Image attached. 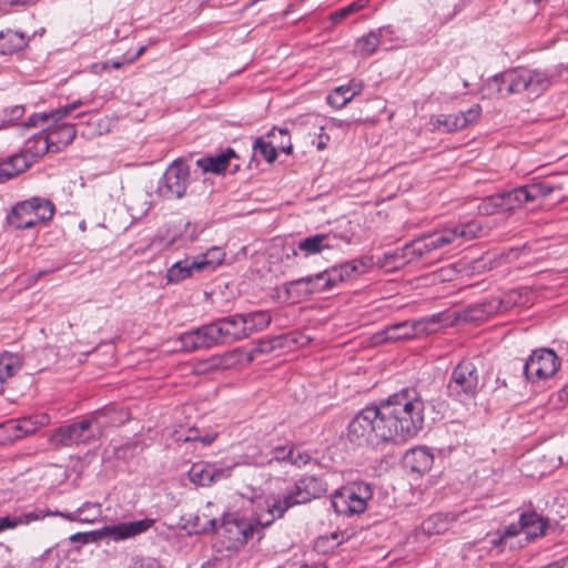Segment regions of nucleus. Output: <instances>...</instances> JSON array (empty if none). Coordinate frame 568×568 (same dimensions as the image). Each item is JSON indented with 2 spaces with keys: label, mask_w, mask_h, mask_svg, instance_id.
I'll list each match as a JSON object with an SVG mask.
<instances>
[{
  "label": "nucleus",
  "mask_w": 568,
  "mask_h": 568,
  "mask_svg": "<svg viewBox=\"0 0 568 568\" xmlns=\"http://www.w3.org/2000/svg\"><path fill=\"white\" fill-rule=\"evenodd\" d=\"M521 528L527 540H531L544 535L546 529V523L536 513H524L521 514Z\"/></svg>",
  "instance_id": "c756f323"
},
{
  "label": "nucleus",
  "mask_w": 568,
  "mask_h": 568,
  "mask_svg": "<svg viewBox=\"0 0 568 568\" xmlns=\"http://www.w3.org/2000/svg\"><path fill=\"white\" fill-rule=\"evenodd\" d=\"M190 171L182 160H175L164 172L161 193L166 197L181 199L189 184Z\"/></svg>",
  "instance_id": "f8f14e48"
},
{
  "label": "nucleus",
  "mask_w": 568,
  "mask_h": 568,
  "mask_svg": "<svg viewBox=\"0 0 568 568\" xmlns=\"http://www.w3.org/2000/svg\"><path fill=\"white\" fill-rule=\"evenodd\" d=\"M325 491L323 484L314 476H304L285 493H270L258 500L262 506L260 523L264 526L272 525L282 518L285 513L296 506L320 497Z\"/></svg>",
  "instance_id": "7ed1b4c3"
},
{
  "label": "nucleus",
  "mask_w": 568,
  "mask_h": 568,
  "mask_svg": "<svg viewBox=\"0 0 568 568\" xmlns=\"http://www.w3.org/2000/svg\"><path fill=\"white\" fill-rule=\"evenodd\" d=\"M559 398L561 402L568 403V384L559 392Z\"/></svg>",
  "instance_id": "338daca9"
},
{
  "label": "nucleus",
  "mask_w": 568,
  "mask_h": 568,
  "mask_svg": "<svg viewBox=\"0 0 568 568\" xmlns=\"http://www.w3.org/2000/svg\"><path fill=\"white\" fill-rule=\"evenodd\" d=\"M254 152L262 155L267 162L276 159V148L272 142H266L262 138H257L253 144Z\"/></svg>",
  "instance_id": "79ce46f5"
},
{
  "label": "nucleus",
  "mask_w": 568,
  "mask_h": 568,
  "mask_svg": "<svg viewBox=\"0 0 568 568\" xmlns=\"http://www.w3.org/2000/svg\"><path fill=\"white\" fill-rule=\"evenodd\" d=\"M420 246V240L417 237L410 243L406 244L404 247L396 250L393 253H385V260H393L395 267H402L408 263L426 256L424 248Z\"/></svg>",
  "instance_id": "6ab92c4d"
},
{
  "label": "nucleus",
  "mask_w": 568,
  "mask_h": 568,
  "mask_svg": "<svg viewBox=\"0 0 568 568\" xmlns=\"http://www.w3.org/2000/svg\"><path fill=\"white\" fill-rule=\"evenodd\" d=\"M20 368L19 357L13 354H3L0 356V393L3 389V383L12 377Z\"/></svg>",
  "instance_id": "f704fd0d"
},
{
  "label": "nucleus",
  "mask_w": 568,
  "mask_h": 568,
  "mask_svg": "<svg viewBox=\"0 0 568 568\" xmlns=\"http://www.w3.org/2000/svg\"><path fill=\"white\" fill-rule=\"evenodd\" d=\"M53 126H45L44 131L48 132V135H53L52 145L54 148V152L60 151L62 148L69 145L77 135V130L73 124L53 122Z\"/></svg>",
  "instance_id": "393cba45"
},
{
  "label": "nucleus",
  "mask_w": 568,
  "mask_h": 568,
  "mask_svg": "<svg viewBox=\"0 0 568 568\" xmlns=\"http://www.w3.org/2000/svg\"><path fill=\"white\" fill-rule=\"evenodd\" d=\"M499 197L501 199L503 211L506 212H511L526 203H530L525 185L501 193Z\"/></svg>",
  "instance_id": "7c9ffc66"
},
{
  "label": "nucleus",
  "mask_w": 568,
  "mask_h": 568,
  "mask_svg": "<svg viewBox=\"0 0 568 568\" xmlns=\"http://www.w3.org/2000/svg\"><path fill=\"white\" fill-rule=\"evenodd\" d=\"M154 524V519L144 518L135 521L120 523L101 528L98 534L101 537H108L114 541L133 538L145 532Z\"/></svg>",
  "instance_id": "ddd939ff"
},
{
  "label": "nucleus",
  "mask_w": 568,
  "mask_h": 568,
  "mask_svg": "<svg viewBox=\"0 0 568 568\" xmlns=\"http://www.w3.org/2000/svg\"><path fill=\"white\" fill-rule=\"evenodd\" d=\"M50 423V417L47 414H37L34 416L23 417L17 420H8L9 429H18L22 433V437L34 433L40 427Z\"/></svg>",
  "instance_id": "a878e982"
},
{
  "label": "nucleus",
  "mask_w": 568,
  "mask_h": 568,
  "mask_svg": "<svg viewBox=\"0 0 568 568\" xmlns=\"http://www.w3.org/2000/svg\"><path fill=\"white\" fill-rule=\"evenodd\" d=\"M212 325H204L200 328L185 332L180 337L181 349L186 352L210 348L216 345V338L214 332H212Z\"/></svg>",
  "instance_id": "dca6fc26"
},
{
  "label": "nucleus",
  "mask_w": 568,
  "mask_h": 568,
  "mask_svg": "<svg viewBox=\"0 0 568 568\" xmlns=\"http://www.w3.org/2000/svg\"><path fill=\"white\" fill-rule=\"evenodd\" d=\"M438 316H432L419 321H405L386 327L381 334V341L395 342L417 337L420 334H430L436 331Z\"/></svg>",
  "instance_id": "9d476101"
},
{
  "label": "nucleus",
  "mask_w": 568,
  "mask_h": 568,
  "mask_svg": "<svg viewBox=\"0 0 568 568\" xmlns=\"http://www.w3.org/2000/svg\"><path fill=\"white\" fill-rule=\"evenodd\" d=\"M262 498L263 496H258L253 500L255 505V519L239 517L236 515H227L223 518L219 528H216V519L211 511L213 504L209 501L202 509V515L196 516L197 523L195 526L202 531L216 529L220 542L229 550H236L244 546L248 538H251L261 528L266 527L258 520L263 510L262 506L258 505V500Z\"/></svg>",
  "instance_id": "f03ea898"
},
{
  "label": "nucleus",
  "mask_w": 568,
  "mask_h": 568,
  "mask_svg": "<svg viewBox=\"0 0 568 568\" xmlns=\"http://www.w3.org/2000/svg\"><path fill=\"white\" fill-rule=\"evenodd\" d=\"M481 109L479 104H474L470 109L464 112V118L466 120V126L468 124L475 123L480 115Z\"/></svg>",
  "instance_id": "3c124183"
},
{
  "label": "nucleus",
  "mask_w": 568,
  "mask_h": 568,
  "mask_svg": "<svg viewBox=\"0 0 568 568\" xmlns=\"http://www.w3.org/2000/svg\"><path fill=\"white\" fill-rule=\"evenodd\" d=\"M544 568H568V559H561L556 562H552Z\"/></svg>",
  "instance_id": "0e129e2a"
},
{
  "label": "nucleus",
  "mask_w": 568,
  "mask_h": 568,
  "mask_svg": "<svg viewBox=\"0 0 568 568\" xmlns=\"http://www.w3.org/2000/svg\"><path fill=\"white\" fill-rule=\"evenodd\" d=\"M50 121L59 122V120H57L55 111L43 112V113H34L31 116H29V119L24 123V125L27 128H34V126L39 125L40 123L47 124Z\"/></svg>",
  "instance_id": "de8ad7c7"
},
{
  "label": "nucleus",
  "mask_w": 568,
  "mask_h": 568,
  "mask_svg": "<svg viewBox=\"0 0 568 568\" xmlns=\"http://www.w3.org/2000/svg\"><path fill=\"white\" fill-rule=\"evenodd\" d=\"M53 513L54 511H51L48 508H37L18 516V523H20V525H29L32 521L42 520L48 516H55Z\"/></svg>",
  "instance_id": "c03bdc74"
},
{
  "label": "nucleus",
  "mask_w": 568,
  "mask_h": 568,
  "mask_svg": "<svg viewBox=\"0 0 568 568\" xmlns=\"http://www.w3.org/2000/svg\"><path fill=\"white\" fill-rule=\"evenodd\" d=\"M337 246V236L329 234H316L308 236L298 243V250L305 256L321 253L323 250H331Z\"/></svg>",
  "instance_id": "412c9836"
},
{
  "label": "nucleus",
  "mask_w": 568,
  "mask_h": 568,
  "mask_svg": "<svg viewBox=\"0 0 568 568\" xmlns=\"http://www.w3.org/2000/svg\"><path fill=\"white\" fill-rule=\"evenodd\" d=\"M132 568H160V565L154 558H139L135 560Z\"/></svg>",
  "instance_id": "5fc2aeb1"
},
{
  "label": "nucleus",
  "mask_w": 568,
  "mask_h": 568,
  "mask_svg": "<svg viewBox=\"0 0 568 568\" xmlns=\"http://www.w3.org/2000/svg\"><path fill=\"white\" fill-rule=\"evenodd\" d=\"M0 164L3 169V175L6 178V181L24 172L30 166V162L23 154L13 155L8 160L0 162Z\"/></svg>",
  "instance_id": "473e14b6"
},
{
  "label": "nucleus",
  "mask_w": 568,
  "mask_h": 568,
  "mask_svg": "<svg viewBox=\"0 0 568 568\" xmlns=\"http://www.w3.org/2000/svg\"><path fill=\"white\" fill-rule=\"evenodd\" d=\"M568 186V174H558L545 180L532 181L525 185L528 200L535 202L537 200H547L552 196L558 202L566 199L565 191Z\"/></svg>",
  "instance_id": "9b49d317"
},
{
  "label": "nucleus",
  "mask_w": 568,
  "mask_h": 568,
  "mask_svg": "<svg viewBox=\"0 0 568 568\" xmlns=\"http://www.w3.org/2000/svg\"><path fill=\"white\" fill-rule=\"evenodd\" d=\"M287 450H288V447H285V446L275 447L272 450L273 457L270 459V462H272V460L287 462V457H285V455L287 454Z\"/></svg>",
  "instance_id": "4d7b16f0"
},
{
  "label": "nucleus",
  "mask_w": 568,
  "mask_h": 568,
  "mask_svg": "<svg viewBox=\"0 0 568 568\" xmlns=\"http://www.w3.org/2000/svg\"><path fill=\"white\" fill-rule=\"evenodd\" d=\"M199 439V430L196 428H190L185 437L179 436L178 440L193 442Z\"/></svg>",
  "instance_id": "e2e57ef3"
},
{
  "label": "nucleus",
  "mask_w": 568,
  "mask_h": 568,
  "mask_svg": "<svg viewBox=\"0 0 568 568\" xmlns=\"http://www.w3.org/2000/svg\"><path fill=\"white\" fill-rule=\"evenodd\" d=\"M83 102L81 100L74 101L71 104H68L63 108H59L55 111L57 120H62L63 118L68 116L72 111H74L77 108L82 105Z\"/></svg>",
  "instance_id": "8fccbe9b"
},
{
  "label": "nucleus",
  "mask_w": 568,
  "mask_h": 568,
  "mask_svg": "<svg viewBox=\"0 0 568 568\" xmlns=\"http://www.w3.org/2000/svg\"><path fill=\"white\" fill-rule=\"evenodd\" d=\"M1 428L4 430L6 435H7V438L9 440H17V439H20L22 438V433L18 429H9L8 428V422L4 423Z\"/></svg>",
  "instance_id": "680f3d73"
},
{
  "label": "nucleus",
  "mask_w": 568,
  "mask_h": 568,
  "mask_svg": "<svg viewBox=\"0 0 568 568\" xmlns=\"http://www.w3.org/2000/svg\"><path fill=\"white\" fill-rule=\"evenodd\" d=\"M276 134H278L282 139L281 142L278 143L277 148L286 154L291 153L292 143H291V138H290L288 131L286 129L273 128L268 133V135L273 139L276 138Z\"/></svg>",
  "instance_id": "09e8293b"
},
{
  "label": "nucleus",
  "mask_w": 568,
  "mask_h": 568,
  "mask_svg": "<svg viewBox=\"0 0 568 568\" xmlns=\"http://www.w3.org/2000/svg\"><path fill=\"white\" fill-rule=\"evenodd\" d=\"M515 295L517 296L518 294L516 292H511L506 298H491L490 301L483 303V313L493 315L509 310L514 304H516V301L513 298Z\"/></svg>",
  "instance_id": "e433bc0d"
},
{
  "label": "nucleus",
  "mask_w": 568,
  "mask_h": 568,
  "mask_svg": "<svg viewBox=\"0 0 568 568\" xmlns=\"http://www.w3.org/2000/svg\"><path fill=\"white\" fill-rule=\"evenodd\" d=\"M183 241L185 243H192L197 237V231L196 226L192 225L190 222L184 223V233H183Z\"/></svg>",
  "instance_id": "603ef678"
},
{
  "label": "nucleus",
  "mask_w": 568,
  "mask_h": 568,
  "mask_svg": "<svg viewBox=\"0 0 568 568\" xmlns=\"http://www.w3.org/2000/svg\"><path fill=\"white\" fill-rule=\"evenodd\" d=\"M481 225L475 221L445 227L440 231L419 236L422 248L426 255L434 251L460 248L481 233Z\"/></svg>",
  "instance_id": "39448f33"
},
{
  "label": "nucleus",
  "mask_w": 568,
  "mask_h": 568,
  "mask_svg": "<svg viewBox=\"0 0 568 568\" xmlns=\"http://www.w3.org/2000/svg\"><path fill=\"white\" fill-rule=\"evenodd\" d=\"M480 388L476 365L470 361H462L452 372L447 385L448 395L458 402H466L474 398Z\"/></svg>",
  "instance_id": "0eeeda50"
},
{
  "label": "nucleus",
  "mask_w": 568,
  "mask_h": 568,
  "mask_svg": "<svg viewBox=\"0 0 568 568\" xmlns=\"http://www.w3.org/2000/svg\"><path fill=\"white\" fill-rule=\"evenodd\" d=\"M194 264H195L194 258L193 260L186 258L184 261H179V262L174 263L168 270V273H166L168 282L179 283V282L187 278L189 276L192 275V273L194 271H196Z\"/></svg>",
  "instance_id": "2f4dec72"
},
{
  "label": "nucleus",
  "mask_w": 568,
  "mask_h": 568,
  "mask_svg": "<svg viewBox=\"0 0 568 568\" xmlns=\"http://www.w3.org/2000/svg\"><path fill=\"white\" fill-rule=\"evenodd\" d=\"M243 318L245 321V328L247 335L252 334L255 331H262L266 328L272 321L271 315L264 311L248 313L246 315H243Z\"/></svg>",
  "instance_id": "72a5a7b5"
},
{
  "label": "nucleus",
  "mask_w": 568,
  "mask_h": 568,
  "mask_svg": "<svg viewBox=\"0 0 568 568\" xmlns=\"http://www.w3.org/2000/svg\"><path fill=\"white\" fill-rule=\"evenodd\" d=\"M211 325L217 344L230 343L247 336L243 315L225 317Z\"/></svg>",
  "instance_id": "4468645a"
},
{
  "label": "nucleus",
  "mask_w": 568,
  "mask_h": 568,
  "mask_svg": "<svg viewBox=\"0 0 568 568\" xmlns=\"http://www.w3.org/2000/svg\"><path fill=\"white\" fill-rule=\"evenodd\" d=\"M353 100L352 93L345 85L335 88L328 95L327 102L329 105L336 109H342L348 102Z\"/></svg>",
  "instance_id": "58836bf2"
},
{
  "label": "nucleus",
  "mask_w": 568,
  "mask_h": 568,
  "mask_svg": "<svg viewBox=\"0 0 568 568\" xmlns=\"http://www.w3.org/2000/svg\"><path fill=\"white\" fill-rule=\"evenodd\" d=\"M232 467H219L215 464L199 462L189 470V478L200 486H210L213 483L231 476Z\"/></svg>",
  "instance_id": "2eb2a0df"
},
{
  "label": "nucleus",
  "mask_w": 568,
  "mask_h": 568,
  "mask_svg": "<svg viewBox=\"0 0 568 568\" xmlns=\"http://www.w3.org/2000/svg\"><path fill=\"white\" fill-rule=\"evenodd\" d=\"M371 498V487L365 483H358L337 490L332 497V506L337 514H361L366 509Z\"/></svg>",
  "instance_id": "6e6552de"
},
{
  "label": "nucleus",
  "mask_w": 568,
  "mask_h": 568,
  "mask_svg": "<svg viewBox=\"0 0 568 568\" xmlns=\"http://www.w3.org/2000/svg\"><path fill=\"white\" fill-rule=\"evenodd\" d=\"M520 532L524 534V528H521V517L519 518V521L517 524H510L505 528L503 537H513L517 536Z\"/></svg>",
  "instance_id": "6e6d98bb"
},
{
  "label": "nucleus",
  "mask_w": 568,
  "mask_h": 568,
  "mask_svg": "<svg viewBox=\"0 0 568 568\" xmlns=\"http://www.w3.org/2000/svg\"><path fill=\"white\" fill-rule=\"evenodd\" d=\"M285 457H287V463L297 467H302L311 460V456L307 453L295 449L292 446L288 447Z\"/></svg>",
  "instance_id": "49530a36"
},
{
  "label": "nucleus",
  "mask_w": 568,
  "mask_h": 568,
  "mask_svg": "<svg viewBox=\"0 0 568 568\" xmlns=\"http://www.w3.org/2000/svg\"><path fill=\"white\" fill-rule=\"evenodd\" d=\"M125 63H128L126 59H124V60H116V61H105V62H102L100 65H97V67L100 68L103 71H106L109 68L120 69Z\"/></svg>",
  "instance_id": "052dcab7"
},
{
  "label": "nucleus",
  "mask_w": 568,
  "mask_h": 568,
  "mask_svg": "<svg viewBox=\"0 0 568 568\" xmlns=\"http://www.w3.org/2000/svg\"><path fill=\"white\" fill-rule=\"evenodd\" d=\"M20 526V523H18V516L11 517V516H4L0 517V532L6 529H13L16 527Z\"/></svg>",
  "instance_id": "864d4df0"
},
{
  "label": "nucleus",
  "mask_w": 568,
  "mask_h": 568,
  "mask_svg": "<svg viewBox=\"0 0 568 568\" xmlns=\"http://www.w3.org/2000/svg\"><path fill=\"white\" fill-rule=\"evenodd\" d=\"M29 40V37L21 31L12 29L0 31V53L13 54L19 52L28 45Z\"/></svg>",
  "instance_id": "4be33fe9"
},
{
  "label": "nucleus",
  "mask_w": 568,
  "mask_h": 568,
  "mask_svg": "<svg viewBox=\"0 0 568 568\" xmlns=\"http://www.w3.org/2000/svg\"><path fill=\"white\" fill-rule=\"evenodd\" d=\"M234 158H236L235 152L227 149L215 156L199 159L196 164L204 172L221 173L226 170L230 160Z\"/></svg>",
  "instance_id": "bb28decb"
},
{
  "label": "nucleus",
  "mask_w": 568,
  "mask_h": 568,
  "mask_svg": "<svg viewBox=\"0 0 568 568\" xmlns=\"http://www.w3.org/2000/svg\"><path fill=\"white\" fill-rule=\"evenodd\" d=\"M30 203H32L33 211L36 214L37 222H42L50 220L54 213L53 205L48 200L42 199H32L30 200Z\"/></svg>",
  "instance_id": "ea45409f"
},
{
  "label": "nucleus",
  "mask_w": 568,
  "mask_h": 568,
  "mask_svg": "<svg viewBox=\"0 0 568 568\" xmlns=\"http://www.w3.org/2000/svg\"><path fill=\"white\" fill-rule=\"evenodd\" d=\"M434 464V455L426 447H415L408 450L404 456V465L412 473L425 474L429 471Z\"/></svg>",
  "instance_id": "a211bd4d"
},
{
  "label": "nucleus",
  "mask_w": 568,
  "mask_h": 568,
  "mask_svg": "<svg viewBox=\"0 0 568 568\" xmlns=\"http://www.w3.org/2000/svg\"><path fill=\"white\" fill-rule=\"evenodd\" d=\"M381 44L379 33L371 31L356 41L355 52L362 57L373 54Z\"/></svg>",
  "instance_id": "c9c22d12"
},
{
  "label": "nucleus",
  "mask_w": 568,
  "mask_h": 568,
  "mask_svg": "<svg viewBox=\"0 0 568 568\" xmlns=\"http://www.w3.org/2000/svg\"><path fill=\"white\" fill-rule=\"evenodd\" d=\"M53 514L69 521L92 524L95 523L101 517L102 509L99 504L87 503L83 506L79 507L74 513L54 510Z\"/></svg>",
  "instance_id": "b1692460"
},
{
  "label": "nucleus",
  "mask_w": 568,
  "mask_h": 568,
  "mask_svg": "<svg viewBox=\"0 0 568 568\" xmlns=\"http://www.w3.org/2000/svg\"><path fill=\"white\" fill-rule=\"evenodd\" d=\"M101 430L102 424L99 417L91 416L57 428L50 436V440L52 444L60 446L87 444L95 440L101 435Z\"/></svg>",
  "instance_id": "423d86ee"
},
{
  "label": "nucleus",
  "mask_w": 568,
  "mask_h": 568,
  "mask_svg": "<svg viewBox=\"0 0 568 568\" xmlns=\"http://www.w3.org/2000/svg\"><path fill=\"white\" fill-rule=\"evenodd\" d=\"M368 3V0H357V1H354L353 3L335 11L334 13H332V19L334 21H339L346 17H348L349 14L354 13V12H357L362 9H364Z\"/></svg>",
  "instance_id": "a18cd8bd"
},
{
  "label": "nucleus",
  "mask_w": 568,
  "mask_h": 568,
  "mask_svg": "<svg viewBox=\"0 0 568 568\" xmlns=\"http://www.w3.org/2000/svg\"><path fill=\"white\" fill-rule=\"evenodd\" d=\"M215 437H216V435H205L203 437H201L199 435V439L197 440H200L204 445H210V444H212L215 440Z\"/></svg>",
  "instance_id": "69168bd1"
},
{
  "label": "nucleus",
  "mask_w": 568,
  "mask_h": 568,
  "mask_svg": "<svg viewBox=\"0 0 568 568\" xmlns=\"http://www.w3.org/2000/svg\"><path fill=\"white\" fill-rule=\"evenodd\" d=\"M550 83V77L542 71L516 68L493 77L488 88L501 98L520 93L536 98L546 91Z\"/></svg>",
  "instance_id": "20e7f679"
},
{
  "label": "nucleus",
  "mask_w": 568,
  "mask_h": 568,
  "mask_svg": "<svg viewBox=\"0 0 568 568\" xmlns=\"http://www.w3.org/2000/svg\"><path fill=\"white\" fill-rule=\"evenodd\" d=\"M52 141L53 135H48V132L43 130L27 141L24 152L34 158L42 156L50 151L54 152Z\"/></svg>",
  "instance_id": "cd10ccee"
},
{
  "label": "nucleus",
  "mask_w": 568,
  "mask_h": 568,
  "mask_svg": "<svg viewBox=\"0 0 568 568\" xmlns=\"http://www.w3.org/2000/svg\"><path fill=\"white\" fill-rule=\"evenodd\" d=\"M436 126H443L446 132L458 131L466 128V120L464 118V112H459L456 114H448L436 120Z\"/></svg>",
  "instance_id": "4c0bfd02"
},
{
  "label": "nucleus",
  "mask_w": 568,
  "mask_h": 568,
  "mask_svg": "<svg viewBox=\"0 0 568 568\" xmlns=\"http://www.w3.org/2000/svg\"><path fill=\"white\" fill-rule=\"evenodd\" d=\"M32 203L29 201L17 204L9 216V223L16 229H31L38 224Z\"/></svg>",
  "instance_id": "5701e85b"
},
{
  "label": "nucleus",
  "mask_w": 568,
  "mask_h": 568,
  "mask_svg": "<svg viewBox=\"0 0 568 568\" xmlns=\"http://www.w3.org/2000/svg\"><path fill=\"white\" fill-rule=\"evenodd\" d=\"M560 362L551 349L535 351L524 366L527 379L538 382L551 377L559 368Z\"/></svg>",
  "instance_id": "1a4fd4ad"
},
{
  "label": "nucleus",
  "mask_w": 568,
  "mask_h": 568,
  "mask_svg": "<svg viewBox=\"0 0 568 568\" xmlns=\"http://www.w3.org/2000/svg\"><path fill=\"white\" fill-rule=\"evenodd\" d=\"M24 113L23 105H14L8 111V121L12 122L20 119Z\"/></svg>",
  "instance_id": "13d9d810"
},
{
  "label": "nucleus",
  "mask_w": 568,
  "mask_h": 568,
  "mask_svg": "<svg viewBox=\"0 0 568 568\" xmlns=\"http://www.w3.org/2000/svg\"><path fill=\"white\" fill-rule=\"evenodd\" d=\"M225 253L219 246H213L205 253L194 257L196 271L214 270L224 261Z\"/></svg>",
  "instance_id": "c85d7f7f"
},
{
  "label": "nucleus",
  "mask_w": 568,
  "mask_h": 568,
  "mask_svg": "<svg viewBox=\"0 0 568 568\" xmlns=\"http://www.w3.org/2000/svg\"><path fill=\"white\" fill-rule=\"evenodd\" d=\"M478 211L483 215H493L503 211L501 199L499 194L489 196L481 201L478 205Z\"/></svg>",
  "instance_id": "37998d69"
},
{
  "label": "nucleus",
  "mask_w": 568,
  "mask_h": 568,
  "mask_svg": "<svg viewBox=\"0 0 568 568\" xmlns=\"http://www.w3.org/2000/svg\"><path fill=\"white\" fill-rule=\"evenodd\" d=\"M143 51H144V47L140 48V49L138 50V52H136L132 58L126 59V62H128V63H132V62H134V61H135V60H136V59H138L142 53H143Z\"/></svg>",
  "instance_id": "774afa93"
},
{
  "label": "nucleus",
  "mask_w": 568,
  "mask_h": 568,
  "mask_svg": "<svg viewBox=\"0 0 568 568\" xmlns=\"http://www.w3.org/2000/svg\"><path fill=\"white\" fill-rule=\"evenodd\" d=\"M448 517H449V515H443V514L434 515V516L429 517L426 521H424L423 528L428 534H442L448 528V525L446 521V519H448Z\"/></svg>",
  "instance_id": "a19ab883"
},
{
  "label": "nucleus",
  "mask_w": 568,
  "mask_h": 568,
  "mask_svg": "<svg viewBox=\"0 0 568 568\" xmlns=\"http://www.w3.org/2000/svg\"><path fill=\"white\" fill-rule=\"evenodd\" d=\"M366 264L362 261H352L345 263L339 267H334L331 271L322 272L321 274L326 275L323 280V290L333 287L337 282H343L351 278L355 273H361V267H365Z\"/></svg>",
  "instance_id": "aec40b11"
},
{
  "label": "nucleus",
  "mask_w": 568,
  "mask_h": 568,
  "mask_svg": "<svg viewBox=\"0 0 568 568\" xmlns=\"http://www.w3.org/2000/svg\"><path fill=\"white\" fill-rule=\"evenodd\" d=\"M424 409V402L416 389H403L379 406L358 412L348 424L347 438L359 447L406 442L423 428Z\"/></svg>",
  "instance_id": "f257e3e1"
},
{
  "label": "nucleus",
  "mask_w": 568,
  "mask_h": 568,
  "mask_svg": "<svg viewBox=\"0 0 568 568\" xmlns=\"http://www.w3.org/2000/svg\"><path fill=\"white\" fill-rule=\"evenodd\" d=\"M326 275L324 274H315L311 276L301 277L291 282H287L283 285L284 291L287 295V298L292 301H298L305 296L313 294L316 291L323 290L317 288V283L323 282Z\"/></svg>",
  "instance_id": "f3484780"
},
{
  "label": "nucleus",
  "mask_w": 568,
  "mask_h": 568,
  "mask_svg": "<svg viewBox=\"0 0 568 568\" xmlns=\"http://www.w3.org/2000/svg\"><path fill=\"white\" fill-rule=\"evenodd\" d=\"M345 87L349 90V93H352L353 98L361 93L363 90V83L355 79H352L347 84H345Z\"/></svg>",
  "instance_id": "bf43d9fd"
}]
</instances>
